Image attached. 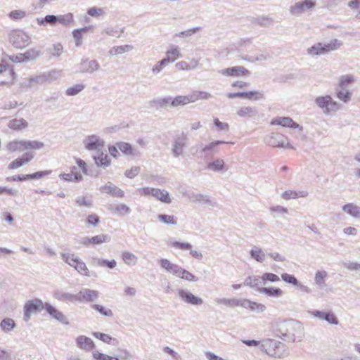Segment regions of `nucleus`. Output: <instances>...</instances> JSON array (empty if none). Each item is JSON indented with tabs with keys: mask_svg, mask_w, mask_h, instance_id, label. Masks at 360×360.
Wrapping results in <instances>:
<instances>
[{
	"mask_svg": "<svg viewBox=\"0 0 360 360\" xmlns=\"http://www.w3.org/2000/svg\"><path fill=\"white\" fill-rule=\"evenodd\" d=\"M316 5V0H302L292 4L288 10L291 15L298 17L309 11L313 10Z\"/></svg>",
	"mask_w": 360,
	"mask_h": 360,
	"instance_id": "39448f33",
	"label": "nucleus"
},
{
	"mask_svg": "<svg viewBox=\"0 0 360 360\" xmlns=\"http://www.w3.org/2000/svg\"><path fill=\"white\" fill-rule=\"evenodd\" d=\"M83 144L86 150H96L97 153H99L105 146V141L98 136L93 134L86 136L83 140Z\"/></svg>",
	"mask_w": 360,
	"mask_h": 360,
	"instance_id": "1a4fd4ad",
	"label": "nucleus"
},
{
	"mask_svg": "<svg viewBox=\"0 0 360 360\" xmlns=\"http://www.w3.org/2000/svg\"><path fill=\"white\" fill-rule=\"evenodd\" d=\"M43 309H44V304L41 300L35 299L27 302L24 306V321H29L32 314L41 311Z\"/></svg>",
	"mask_w": 360,
	"mask_h": 360,
	"instance_id": "6e6552de",
	"label": "nucleus"
},
{
	"mask_svg": "<svg viewBox=\"0 0 360 360\" xmlns=\"http://www.w3.org/2000/svg\"><path fill=\"white\" fill-rule=\"evenodd\" d=\"M258 115V110L256 107L250 105H242L238 108L236 115L240 118L251 119Z\"/></svg>",
	"mask_w": 360,
	"mask_h": 360,
	"instance_id": "a211bd4d",
	"label": "nucleus"
},
{
	"mask_svg": "<svg viewBox=\"0 0 360 360\" xmlns=\"http://www.w3.org/2000/svg\"><path fill=\"white\" fill-rule=\"evenodd\" d=\"M100 191L102 193H106L117 198H122L124 196L123 191L111 182H108L105 185L101 186Z\"/></svg>",
	"mask_w": 360,
	"mask_h": 360,
	"instance_id": "412c9836",
	"label": "nucleus"
},
{
	"mask_svg": "<svg viewBox=\"0 0 360 360\" xmlns=\"http://www.w3.org/2000/svg\"><path fill=\"white\" fill-rule=\"evenodd\" d=\"M136 193L140 195L148 196L150 195L157 197L158 196V191L155 188L146 187L141 188L136 191Z\"/></svg>",
	"mask_w": 360,
	"mask_h": 360,
	"instance_id": "e2e57ef3",
	"label": "nucleus"
},
{
	"mask_svg": "<svg viewBox=\"0 0 360 360\" xmlns=\"http://www.w3.org/2000/svg\"><path fill=\"white\" fill-rule=\"evenodd\" d=\"M355 79L352 75H344L340 77L338 80V87L347 89L348 86L354 82Z\"/></svg>",
	"mask_w": 360,
	"mask_h": 360,
	"instance_id": "79ce46f5",
	"label": "nucleus"
},
{
	"mask_svg": "<svg viewBox=\"0 0 360 360\" xmlns=\"http://www.w3.org/2000/svg\"><path fill=\"white\" fill-rule=\"evenodd\" d=\"M335 96L345 103L350 101L352 98V93L347 89L338 88L335 89Z\"/></svg>",
	"mask_w": 360,
	"mask_h": 360,
	"instance_id": "58836bf2",
	"label": "nucleus"
},
{
	"mask_svg": "<svg viewBox=\"0 0 360 360\" xmlns=\"http://www.w3.org/2000/svg\"><path fill=\"white\" fill-rule=\"evenodd\" d=\"M85 88L84 84H77L68 88L65 91V94L67 96H75L83 91Z\"/></svg>",
	"mask_w": 360,
	"mask_h": 360,
	"instance_id": "6e6d98bb",
	"label": "nucleus"
},
{
	"mask_svg": "<svg viewBox=\"0 0 360 360\" xmlns=\"http://www.w3.org/2000/svg\"><path fill=\"white\" fill-rule=\"evenodd\" d=\"M94 264L98 266H106L108 269H114L117 265V262L115 259L108 260L105 259L97 258L94 259Z\"/></svg>",
	"mask_w": 360,
	"mask_h": 360,
	"instance_id": "de8ad7c7",
	"label": "nucleus"
},
{
	"mask_svg": "<svg viewBox=\"0 0 360 360\" xmlns=\"http://www.w3.org/2000/svg\"><path fill=\"white\" fill-rule=\"evenodd\" d=\"M188 137L184 133L176 134L172 140V154L174 158H178L183 155L184 148L187 147Z\"/></svg>",
	"mask_w": 360,
	"mask_h": 360,
	"instance_id": "0eeeda50",
	"label": "nucleus"
},
{
	"mask_svg": "<svg viewBox=\"0 0 360 360\" xmlns=\"http://www.w3.org/2000/svg\"><path fill=\"white\" fill-rule=\"evenodd\" d=\"M202 27L200 26L195 27L191 29H188L185 31H182L175 34V37H182V38H188L195 34V33L201 31Z\"/></svg>",
	"mask_w": 360,
	"mask_h": 360,
	"instance_id": "603ef678",
	"label": "nucleus"
},
{
	"mask_svg": "<svg viewBox=\"0 0 360 360\" xmlns=\"http://www.w3.org/2000/svg\"><path fill=\"white\" fill-rule=\"evenodd\" d=\"M91 308L94 309L95 311L100 313L101 315L108 316V317H112L113 313L111 309L105 308L103 305L98 304H93L91 305Z\"/></svg>",
	"mask_w": 360,
	"mask_h": 360,
	"instance_id": "3c124183",
	"label": "nucleus"
},
{
	"mask_svg": "<svg viewBox=\"0 0 360 360\" xmlns=\"http://www.w3.org/2000/svg\"><path fill=\"white\" fill-rule=\"evenodd\" d=\"M264 141L268 145L283 148H288L294 150L295 148L289 142L288 137L283 134L278 133H271L266 136Z\"/></svg>",
	"mask_w": 360,
	"mask_h": 360,
	"instance_id": "423d86ee",
	"label": "nucleus"
},
{
	"mask_svg": "<svg viewBox=\"0 0 360 360\" xmlns=\"http://www.w3.org/2000/svg\"><path fill=\"white\" fill-rule=\"evenodd\" d=\"M314 103L325 115L335 113L342 108V105L335 101L330 95L317 96Z\"/></svg>",
	"mask_w": 360,
	"mask_h": 360,
	"instance_id": "7ed1b4c3",
	"label": "nucleus"
},
{
	"mask_svg": "<svg viewBox=\"0 0 360 360\" xmlns=\"http://www.w3.org/2000/svg\"><path fill=\"white\" fill-rule=\"evenodd\" d=\"M117 146L126 155L134 158L140 155V152L137 149L134 148L129 143L120 141L117 143Z\"/></svg>",
	"mask_w": 360,
	"mask_h": 360,
	"instance_id": "4be33fe9",
	"label": "nucleus"
},
{
	"mask_svg": "<svg viewBox=\"0 0 360 360\" xmlns=\"http://www.w3.org/2000/svg\"><path fill=\"white\" fill-rule=\"evenodd\" d=\"M40 51L34 48L27 50L23 53V56L25 59V61H27L36 59L40 56Z\"/></svg>",
	"mask_w": 360,
	"mask_h": 360,
	"instance_id": "bf43d9fd",
	"label": "nucleus"
},
{
	"mask_svg": "<svg viewBox=\"0 0 360 360\" xmlns=\"http://www.w3.org/2000/svg\"><path fill=\"white\" fill-rule=\"evenodd\" d=\"M342 209L349 217L354 219H360V206L353 202H349L344 205Z\"/></svg>",
	"mask_w": 360,
	"mask_h": 360,
	"instance_id": "b1692460",
	"label": "nucleus"
},
{
	"mask_svg": "<svg viewBox=\"0 0 360 360\" xmlns=\"http://www.w3.org/2000/svg\"><path fill=\"white\" fill-rule=\"evenodd\" d=\"M261 283V277L248 276L244 281V285L248 286L257 290L258 288H262L260 287Z\"/></svg>",
	"mask_w": 360,
	"mask_h": 360,
	"instance_id": "37998d69",
	"label": "nucleus"
},
{
	"mask_svg": "<svg viewBox=\"0 0 360 360\" xmlns=\"http://www.w3.org/2000/svg\"><path fill=\"white\" fill-rule=\"evenodd\" d=\"M166 56L159 62V72L160 69L169 63H174L176 59L181 57L180 49L177 46L172 45L166 51Z\"/></svg>",
	"mask_w": 360,
	"mask_h": 360,
	"instance_id": "9b49d317",
	"label": "nucleus"
},
{
	"mask_svg": "<svg viewBox=\"0 0 360 360\" xmlns=\"http://www.w3.org/2000/svg\"><path fill=\"white\" fill-rule=\"evenodd\" d=\"M76 162L77 166L71 167L70 173L72 174L74 181L79 182L83 179V176L80 170H82L83 174H87V165L85 161L82 159H77Z\"/></svg>",
	"mask_w": 360,
	"mask_h": 360,
	"instance_id": "2eb2a0df",
	"label": "nucleus"
},
{
	"mask_svg": "<svg viewBox=\"0 0 360 360\" xmlns=\"http://www.w3.org/2000/svg\"><path fill=\"white\" fill-rule=\"evenodd\" d=\"M307 195H308V193L305 191H295L288 190V191H285V192H283L281 194V197L284 200H290V199L305 198L307 196Z\"/></svg>",
	"mask_w": 360,
	"mask_h": 360,
	"instance_id": "473e14b6",
	"label": "nucleus"
},
{
	"mask_svg": "<svg viewBox=\"0 0 360 360\" xmlns=\"http://www.w3.org/2000/svg\"><path fill=\"white\" fill-rule=\"evenodd\" d=\"M159 221L165 225L176 226L178 224L177 218L174 215L159 214Z\"/></svg>",
	"mask_w": 360,
	"mask_h": 360,
	"instance_id": "49530a36",
	"label": "nucleus"
},
{
	"mask_svg": "<svg viewBox=\"0 0 360 360\" xmlns=\"http://www.w3.org/2000/svg\"><path fill=\"white\" fill-rule=\"evenodd\" d=\"M49 53L53 57H59L63 52V47L60 44H56L48 49Z\"/></svg>",
	"mask_w": 360,
	"mask_h": 360,
	"instance_id": "69168bd1",
	"label": "nucleus"
},
{
	"mask_svg": "<svg viewBox=\"0 0 360 360\" xmlns=\"http://www.w3.org/2000/svg\"><path fill=\"white\" fill-rule=\"evenodd\" d=\"M271 125H280L286 128L298 129L302 131L303 128L289 117H276L271 121Z\"/></svg>",
	"mask_w": 360,
	"mask_h": 360,
	"instance_id": "dca6fc26",
	"label": "nucleus"
},
{
	"mask_svg": "<svg viewBox=\"0 0 360 360\" xmlns=\"http://www.w3.org/2000/svg\"><path fill=\"white\" fill-rule=\"evenodd\" d=\"M250 257L259 263H262L266 259V255L263 250L258 246H253L250 251Z\"/></svg>",
	"mask_w": 360,
	"mask_h": 360,
	"instance_id": "72a5a7b5",
	"label": "nucleus"
},
{
	"mask_svg": "<svg viewBox=\"0 0 360 360\" xmlns=\"http://www.w3.org/2000/svg\"><path fill=\"white\" fill-rule=\"evenodd\" d=\"M252 22L256 23L262 27H269L273 25L274 20L268 15H259L253 18Z\"/></svg>",
	"mask_w": 360,
	"mask_h": 360,
	"instance_id": "a19ab883",
	"label": "nucleus"
},
{
	"mask_svg": "<svg viewBox=\"0 0 360 360\" xmlns=\"http://www.w3.org/2000/svg\"><path fill=\"white\" fill-rule=\"evenodd\" d=\"M219 73L226 77H240L250 75V72L248 70L243 66H235L221 69Z\"/></svg>",
	"mask_w": 360,
	"mask_h": 360,
	"instance_id": "f3484780",
	"label": "nucleus"
},
{
	"mask_svg": "<svg viewBox=\"0 0 360 360\" xmlns=\"http://www.w3.org/2000/svg\"><path fill=\"white\" fill-rule=\"evenodd\" d=\"M56 15H47L44 18H37V22L39 25H46L49 24L51 26H55L57 24Z\"/></svg>",
	"mask_w": 360,
	"mask_h": 360,
	"instance_id": "09e8293b",
	"label": "nucleus"
},
{
	"mask_svg": "<svg viewBox=\"0 0 360 360\" xmlns=\"http://www.w3.org/2000/svg\"><path fill=\"white\" fill-rule=\"evenodd\" d=\"M76 343L78 347L86 350H90L94 347V342L91 339L84 335L77 337Z\"/></svg>",
	"mask_w": 360,
	"mask_h": 360,
	"instance_id": "7c9ffc66",
	"label": "nucleus"
},
{
	"mask_svg": "<svg viewBox=\"0 0 360 360\" xmlns=\"http://www.w3.org/2000/svg\"><path fill=\"white\" fill-rule=\"evenodd\" d=\"M95 163L98 167H102L105 168L110 165V160L108 154L104 153L101 150L99 153H96V155L94 156Z\"/></svg>",
	"mask_w": 360,
	"mask_h": 360,
	"instance_id": "bb28decb",
	"label": "nucleus"
},
{
	"mask_svg": "<svg viewBox=\"0 0 360 360\" xmlns=\"http://www.w3.org/2000/svg\"><path fill=\"white\" fill-rule=\"evenodd\" d=\"M215 302L218 304H224L230 307H241L243 299L236 298H217Z\"/></svg>",
	"mask_w": 360,
	"mask_h": 360,
	"instance_id": "2f4dec72",
	"label": "nucleus"
},
{
	"mask_svg": "<svg viewBox=\"0 0 360 360\" xmlns=\"http://www.w3.org/2000/svg\"><path fill=\"white\" fill-rule=\"evenodd\" d=\"M57 23H59L63 26H69L74 20L73 14L68 13L64 15H56Z\"/></svg>",
	"mask_w": 360,
	"mask_h": 360,
	"instance_id": "a18cd8bd",
	"label": "nucleus"
},
{
	"mask_svg": "<svg viewBox=\"0 0 360 360\" xmlns=\"http://www.w3.org/2000/svg\"><path fill=\"white\" fill-rule=\"evenodd\" d=\"M343 45L342 41L334 39L328 43H316L307 49V55L311 57H318L327 54L330 51H335Z\"/></svg>",
	"mask_w": 360,
	"mask_h": 360,
	"instance_id": "f03ea898",
	"label": "nucleus"
},
{
	"mask_svg": "<svg viewBox=\"0 0 360 360\" xmlns=\"http://www.w3.org/2000/svg\"><path fill=\"white\" fill-rule=\"evenodd\" d=\"M100 69V64L95 59L84 58L79 64V72L82 74H92Z\"/></svg>",
	"mask_w": 360,
	"mask_h": 360,
	"instance_id": "f8f14e48",
	"label": "nucleus"
},
{
	"mask_svg": "<svg viewBox=\"0 0 360 360\" xmlns=\"http://www.w3.org/2000/svg\"><path fill=\"white\" fill-rule=\"evenodd\" d=\"M110 237L105 234H100L91 238V244L100 245L104 243H108Z\"/></svg>",
	"mask_w": 360,
	"mask_h": 360,
	"instance_id": "4d7b16f0",
	"label": "nucleus"
},
{
	"mask_svg": "<svg viewBox=\"0 0 360 360\" xmlns=\"http://www.w3.org/2000/svg\"><path fill=\"white\" fill-rule=\"evenodd\" d=\"M278 344V340L273 339H265L261 341L260 345V350L270 357L274 356V354H275V349L276 347V345Z\"/></svg>",
	"mask_w": 360,
	"mask_h": 360,
	"instance_id": "aec40b11",
	"label": "nucleus"
},
{
	"mask_svg": "<svg viewBox=\"0 0 360 360\" xmlns=\"http://www.w3.org/2000/svg\"><path fill=\"white\" fill-rule=\"evenodd\" d=\"M184 195L191 202H196L200 205L210 206H214L216 205V202L212 199L210 195H207L195 193L193 191H188L185 193Z\"/></svg>",
	"mask_w": 360,
	"mask_h": 360,
	"instance_id": "9d476101",
	"label": "nucleus"
},
{
	"mask_svg": "<svg viewBox=\"0 0 360 360\" xmlns=\"http://www.w3.org/2000/svg\"><path fill=\"white\" fill-rule=\"evenodd\" d=\"M28 126L27 122L21 119H13L9 121L8 127L13 130H21L26 128Z\"/></svg>",
	"mask_w": 360,
	"mask_h": 360,
	"instance_id": "c9c22d12",
	"label": "nucleus"
},
{
	"mask_svg": "<svg viewBox=\"0 0 360 360\" xmlns=\"http://www.w3.org/2000/svg\"><path fill=\"white\" fill-rule=\"evenodd\" d=\"M290 354V351L288 347L284 343L278 341V344L276 345V347L275 349V354H274L273 358L275 359H284L288 356Z\"/></svg>",
	"mask_w": 360,
	"mask_h": 360,
	"instance_id": "cd10ccee",
	"label": "nucleus"
},
{
	"mask_svg": "<svg viewBox=\"0 0 360 360\" xmlns=\"http://www.w3.org/2000/svg\"><path fill=\"white\" fill-rule=\"evenodd\" d=\"M9 41L16 49L27 47L31 42L30 36L21 30H14L9 34Z\"/></svg>",
	"mask_w": 360,
	"mask_h": 360,
	"instance_id": "20e7f679",
	"label": "nucleus"
},
{
	"mask_svg": "<svg viewBox=\"0 0 360 360\" xmlns=\"http://www.w3.org/2000/svg\"><path fill=\"white\" fill-rule=\"evenodd\" d=\"M53 297L61 302H77V294L56 290L53 293Z\"/></svg>",
	"mask_w": 360,
	"mask_h": 360,
	"instance_id": "c85d7f7f",
	"label": "nucleus"
},
{
	"mask_svg": "<svg viewBox=\"0 0 360 360\" xmlns=\"http://www.w3.org/2000/svg\"><path fill=\"white\" fill-rule=\"evenodd\" d=\"M172 197L169 193L165 190L159 189V200L166 204H170L172 202Z\"/></svg>",
	"mask_w": 360,
	"mask_h": 360,
	"instance_id": "338daca9",
	"label": "nucleus"
},
{
	"mask_svg": "<svg viewBox=\"0 0 360 360\" xmlns=\"http://www.w3.org/2000/svg\"><path fill=\"white\" fill-rule=\"evenodd\" d=\"M99 297L97 290L83 288L77 293V301L79 302H92Z\"/></svg>",
	"mask_w": 360,
	"mask_h": 360,
	"instance_id": "ddd939ff",
	"label": "nucleus"
},
{
	"mask_svg": "<svg viewBox=\"0 0 360 360\" xmlns=\"http://www.w3.org/2000/svg\"><path fill=\"white\" fill-rule=\"evenodd\" d=\"M328 277V273L326 271H318L315 274L314 283L315 285L324 288L326 287L325 281Z\"/></svg>",
	"mask_w": 360,
	"mask_h": 360,
	"instance_id": "c03bdc74",
	"label": "nucleus"
},
{
	"mask_svg": "<svg viewBox=\"0 0 360 360\" xmlns=\"http://www.w3.org/2000/svg\"><path fill=\"white\" fill-rule=\"evenodd\" d=\"M177 294L180 300L185 303L195 306L201 305L203 303V300L200 297L195 296L187 290L179 289Z\"/></svg>",
	"mask_w": 360,
	"mask_h": 360,
	"instance_id": "4468645a",
	"label": "nucleus"
},
{
	"mask_svg": "<svg viewBox=\"0 0 360 360\" xmlns=\"http://www.w3.org/2000/svg\"><path fill=\"white\" fill-rule=\"evenodd\" d=\"M122 259L124 263L129 266H134L138 262V257L128 251H124L122 253Z\"/></svg>",
	"mask_w": 360,
	"mask_h": 360,
	"instance_id": "4c0bfd02",
	"label": "nucleus"
},
{
	"mask_svg": "<svg viewBox=\"0 0 360 360\" xmlns=\"http://www.w3.org/2000/svg\"><path fill=\"white\" fill-rule=\"evenodd\" d=\"M242 304V307L258 313L264 312L266 309V307L264 304L252 302L248 299H243Z\"/></svg>",
	"mask_w": 360,
	"mask_h": 360,
	"instance_id": "5701e85b",
	"label": "nucleus"
},
{
	"mask_svg": "<svg viewBox=\"0 0 360 360\" xmlns=\"http://www.w3.org/2000/svg\"><path fill=\"white\" fill-rule=\"evenodd\" d=\"M44 143L39 141H27L25 140V150L33 149L39 150L43 148Z\"/></svg>",
	"mask_w": 360,
	"mask_h": 360,
	"instance_id": "5fc2aeb1",
	"label": "nucleus"
},
{
	"mask_svg": "<svg viewBox=\"0 0 360 360\" xmlns=\"http://www.w3.org/2000/svg\"><path fill=\"white\" fill-rule=\"evenodd\" d=\"M281 338L289 342H300L304 338L303 324L296 320H285L279 324Z\"/></svg>",
	"mask_w": 360,
	"mask_h": 360,
	"instance_id": "f257e3e1",
	"label": "nucleus"
},
{
	"mask_svg": "<svg viewBox=\"0 0 360 360\" xmlns=\"http://www.w3.org/2000/svg\"><path fill=\"white\" fill-rule=\"evenodd\" d=\"M76 204L78 206H84L86 207H91L93 205V201L90 197L82 195V196H78L76 198Z\"/></svg>",
	"mask_w": 360,
	"mask_h": 360,
	"instance_id": "052dcab7",
	"label": "nucleus"
},
{
	"mask_svg": "<svg viewBox=\"0 0 360 360\" xmlns=\"http://www.w3.org/2000/svg\"><path fill=\"white\" fill-rule=\"evenodd\" d=\"M60 257L62 259L68 264L69 266H73L74 262H75V260L77 259L79 257L76 256L74 253H61Z\"/></svg>",
	"mask_w": 360,
	"mask_h": 360,
	"instance_id": "680f3d73",
	"label": "nucleus"
},
{
	"mask_svg": "<svg viewBox=\"0 0 360 360\" xmlns=\"http://www.w3.org/2000/svg\"><path fill=\"white\" fill-rule=\"evenodd\" d=\"M207 168L212 172H222L226 170L225 169V163L222 159H217L214 161L210 162L207 165Z\"/></svg>",
	"mask_w": 360,
	"mask_h": 360,
	"instance_id": "ea45409f",
	"label": "nucleus"
},
{
	"mask_svg": "<svg viewBox=\"0 0 360 360\" xmlns=\"http://www.w3.org/2000/svg\"><path fill=\"white\" fill-rule=\"evenodd\" d=\"M45 77L44 73L35 77H31L28 79L27 87H32L35 84H42L45 83Z\"/></svg>",
	"mask_w": 360,
	"mask_h": 360,
	"instance_id": "13d9d810",
	"label": "nucleus"
},
{
	"mask_svg": "<svg viewBox=\"0 0 360 360\" xmlns=\"http://www.w3.org/2000/svg\"><path fill=\"white\" fill-rule=\"evenodd\" d=\"M45 82L51 83L58 79L61 77V70H52L49 72H44Z\"/></svg>",
	"mask_w": 360,
	"mask_h": 360,
	"instance_id": "8fccbe9b",
	"label": "nucleus"
},
{
	"mask_svg": "<svg viewBox=\"0 0 360 360\" xmlns=\"http://www.w3.org/2000/svg\"><path fill=\"white\" fill-rule=\"evenodd\" d=\"M243 93V98H247L249 100L257 101L262 99L264 98V95L262 92L257 91H250L248 92H242Z\"/></svg>",
	"mask_w": 360,
	"mask_h": 360,
	"instance_id": "864d4df0",
	"label": "nucleus"
},
{
	"mask_svg": "<svg viewBox=\"0 0 360 360\" xmlns=\"http://www.w3.org/2000/svg\"><path fill=\"white\" fill-rule=\"evenodd\" d=\"M111 210L120 215H124L130 212L129 207L122 203L116 205Z\"/></svg>",
	"mask_w": 360,
	"mask_h": 360,
	"instance_id": "0e129e2a",
	"label": "nucleus"
},
{
	"mask_svg": "<svg viewBox=\"0 0 360 360\" xmlns=\"http://www.w3.org/2000/svg\"><path fill=\"white\" fill-rule=\"evenodd\" d=\"M6 149L9 153L22 152L25 150V140H13L8 142L6 145Z\"/></svg>",
	"mask_w": 360,
	"mask_h": 360,
	"instance_id": "393cba45",
	"label": "nucleus"
},
{
	"mask_svg": "<svg viewBox=\"0 0 360 360\" xmlns=\"http://www.w3.org/2000/svg\"><path fill=\"white\" fill-rule=\"evenodd\" d=\"M261 280L263 282V285H266L267 281L278 282L280 281V278L273 273H264L261 276Z\"/></svg>",
	"mask_w": 360,
	"mask_h": 360,
	"instance_id": "774afa93",
	"label": "nucleus"
},
{
	"mask_svg": "<svg viewBox=\"0 0 360 360\" xmlns=\"http://www.w3.org/2000/svg\"><path fill=\"white\" fill-rule=\"evenodd\" d=\"M134 47L131 45H122V46H113L112 49H110L108 53L110 56H117L122 53H124L126 52H129L131 50H133Z\"/></svg>",
	"mask_w": 360,
	"mask_h": 360,
	"instance_id": "e433bc0d",
	"label": "nucleus"
},
{
	"mask_svg": "<svg viewBox=\"0 0 360 360\" xmlns=\"http://www.w3.org/2000/svg\"><path fill=\"white\" fill-rule=\"evenodd\" d=\"M160 263L163 269H165L167 272L171 273L175 276L178 271H181V267L172 263L168 259H161Z\"/></svg>",
	"mask_w": 360,
	"mask_h": 360,
	"instance_id": "f704fd0d",
	"label": "nucleus"
},
{
	"mask_svg": "<svg viewBox=\"0 0 360 360\" xmlns=\"http://www.w3.org/2000/svg\"><path fill=\"white\" fill-rule=\"evenodd\" d=\"M257 291L261 294H264L274 298L281 297L283 295V291L279 288H258Z\"/></svg>",
	"mask_w": 360,
	"mask_h": 360,
	"instance_id": "a878e982",
	"label": "nucleus"
},
{
	"mask_svg": "<svg viewBox=\"0 0 360 360\" xmlns=\"http://www.w3.org/2000/svg\"><path fill=\"white\" fill-rule=\"evenodd\" d=\"M44 309L52 318L56 319L57 321H60L63 324H69L68 318L61 311L58 310L56 307H53L49 303H45Z\"/></svg>",
	"mask_w": 360,
	"mask_h": 360,
	"instance_id": "6ab92c4d",
	"label": "nucleus"
},
{
	"mask_svg": "<svg viewBox=\"0 0 360 360\" xmlns=\"http://www.w3.org/2000/svg\"><path fill=\"white\" fill-rule=\"evenodd\" d=\"M16 326V323L13 319L6 317L0 322V329L4 333H11Z\"/></svg>",
	"mask_w": 360,
	"mask_h": 360,
	"instance_id": "c756f323",
	"label": "nucleus"
}]
</instances>
